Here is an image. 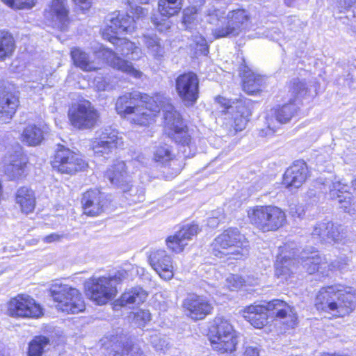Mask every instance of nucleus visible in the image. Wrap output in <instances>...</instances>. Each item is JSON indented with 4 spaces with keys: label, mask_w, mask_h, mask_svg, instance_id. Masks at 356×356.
<instances>
[{
    "label": "nucleus",
    "mask_w": 356,
    "mask_h": 356,
    "mask_svg": "<svg viewBox=\"0 0 356 356\" xmlns=\"http://www.w3.org/2000/svg\"><path fill=\"white\" fill-rule=\"evenodd\" d=\"M146 102H140L127 118L134 124L139 126H148L154 122L156 114L163 109L164 128L168 136L175 143L183 146L190 147L192 137L181 115L175 109L170 98L163 94H156L149 97Z\"/></svg>",
    "instance_id": "f257e3e1"
},
{
    "label": "nucleus",
    "mask_w": 356,
    "mask_h": 356,
    "mask_svg": "<svg viewBox=\"0 0 356 356\" xmlns=\"http://www.w3.org/2000/svg\"><path fill=\"white\" fill-rule=\"evenodd\" d=\"M351 287L335 284L321 288L318 292L315 307L318 311L337 318L349 315L355 308Z\"/></svg>",
    "instance_id": "f03ea898"
},
{
    "label": "nucleus",
    "mask_w": 356,
    "mask_h": 356,
    "mask_svg": "<svg viewBox=\"0 0 356 356\" xmlns=\"http://www.w3.org/2000/svg\"><path fill=\"white\" fill-rule=\"evenodd\" d=\"M109 24L103 31V37L116 46L118 52L131 60H137L140 57V49L135 44L125 38H119L118 34L131 33L136 29V21L134 17L128 14L114 12L108 15Z\"/></svg>",
    "instance_id": "7ed1b4c3"
},
{
    "label": "nucleus",
    "mask_w": 356,
    "mask_h": 356,
    "mask_svg": "<svg viewBox=\"0 0 356 356\" xmlns=\"http://www.w3.org/2000/svg\"><path fill=\"white\" fill-rule=\"evenodd\" d=\"M243 316L256 328H261L266 325L269 316L282 320L289 327H293L298 321L294 308L280 300H273L266 305H250L244 309Z\"/></svg>",
    "instance_id": "20e7f679"
},
{
    "label": "nucleus",
    "mask_w": 356,
    "mask_h": 356,
    "mask_svg": "<svg viewBox=\"0 0 356 356\" xmlns=\"http://www.w3.org/2000/svg\"><path fill=\"white\" fill-rule=\"evenodd\" d=\"M205 13L206 21L215 26L212 34L216 39L238 35L249 20L248 13L244 9L232 10L225 16V10L211 6Z\"/></svg>",
    "instance_id": "39448f33"
},
{
    "label": "nucleus",
    "mask_w": 356,
    "mask_h": 356,
    "mask_svg": "<svg viewBox=\"0 0 356 356\" xmlns=\"http://www.w3.org/2000/svg\"><path fill=\"white\" fill-rule=\"evenodd\" d=\"M212 252L217 257L239 259L249 252V242L237 228L230 227L214 239Z\"/></svg>",
    "instance_id": "423d86ee"
},
{
    "label": "nucleus",
    "mask_w": 356,
    "mask_h": 356,
    "mask_svg": "<svg viewBox=\"0 0 356 356\" xmlns=\"http://www.w3.org/2000/svg\"><path fill=\"white\" fill-rule=\"evenodd\" d=\"M128 277V271L120 270L112 276L91 278L85 284L86 294L97 304L104 305L116 296V285Z\"/></svg>",
    "instance_id": "0eeeda50"
},
{
    "label": "nucleus",
    "mask_w": 356,
    "mask_h": 356,
    "mask_svg": "<svg viewBox=\"0 0 356 356\" xmlns=\"http://www.w3.org/2000/svg\"><path fill=\"white\" fill-rule=\"evenodd\" d=\"M57 309L67 314H78L86 309L81 293L70 285L55 283L49 288Z\"/></svg>",
    "instance_id": "6e6552de"
},
{
    "label": "nucleus",
    "mask_w": 356,
    "mask_h": 356,
    "mask_svg": "<svg viewBox=\"0 0 356 356\" xmlns=\"http://www.w3.org/2000/svg\"><path fill=\"white\" fill-rule=\"evenodd\" d=\"M250 222L264 232L275 231L286 222L285 213L273 206H256L248 211Z\"/></svg>",
    "instance_id": "1a4fd4ad"
},
{
    "label": "nucleus",
    "mask_w": 356,
    "mask_h": 356,
    "mask_svg": "<svg viewBox=\"0 0 356 356\" xmlns=\"http://www.w3.org/2000/svg\"><path fill=\"white\" fill-rule=\"evenodd\" d=\"M6 314L13 318H38L43 315L41 306L29 295L19 294L6 304Z\"/></svg>",
    "instance_id": "9d476101"
},
{
    "label": "nucleus",
    "mask_w": 356,
    "mask_h": 356,
    "mask_svg": "<svg viewBox=\"0 0 356 356\" xmlns=\"http://www.w3.org/2000/svg\"><path fill=\"white\" fill-rule=\"evenodd\" d=\"M68 116L72 125L79 129L92 128L99 117L97 111L88 100L73 104L69 109Z\"/></svg>",
    "instance_id": "9b49d317"
},
{
    "label": "nucleus",
    "mask_w": 356,
    "mask_h": 356,
    "mask_svg": "<svg viewBox=\"0 0 356 356\" xmlns=\"http://www.w3.org/2000/svg\"><path fill=\"white\" fill-rule=\"evenodd\" d=\"M52 166L61 173L73 175L84 170L87 167V163L79 155L69 148L58 145Z\"/></svg>",
    "instance_id": "f8f14e48"
},
{
    "label": "nucleus",
    "mask_w": 356,
    "mask_h": 356,
    "mask_svg": "<svg viewBox=\"0 0 356 356\" xmlns=\"http://www.w3.org/2000/svg\"><path fill=\"white\" fill-rule=\"evenodd\" d=\"M97 136L91 140V149L98 156L108 154L113 149L123 145L122 138L118 136L117 131L104 129L97 133Z\"/></svg>",
    "instance_id": "ddd939ff"
},
{
    "label": "nucleus",
    "mask_w": 356,
    "mask_h": 356,
    "mask_svg": "<svg viewBox=\"0 0 356 356\" xmlns=\"http://www.w3.org/2000/svg\"><path fill=\"white\" fill-rule=\"evenodd\" d=\"M176 91L185 105H193L198 98L199 80L193 72L184 73L176 79Z\"/></svg>",
    "instance_id": "4468645a"
},
{
    "label": "nucleus",
    "mask_w": 356,
    "mask_h": 356,
    "mask_svg": "<svg viewBox=\"0 0 356 356\" xmlns=\"http://www.w3.org/2000/svg\"><path fill=\"white\" fill-rule=\"evenodd\" d=\"M252 104L250 99H239L235 103V108L229 111L231 117L227 119L226 125L230 127L231 134L243 130L252 113Z\"/></svg>",
    "instance_id": "2eb2a0df"
},
{
    "label": "nucleus",
    "mask_w": 356,
    "mask_h": 356,
    "mask_svg": "<svg viewBox=\"0 0 356 356\" xmlns=\"http://www.w3.org/2000/svg\"><path fill=\"white\" fill-rule=\"evenodd\" d=\"M185 314L194 321L204 318L211 313L212 304L204 296L188 295L182 304Z\"/></svg>",
    "instance_id": "dca6fc26"
},
{
    "label": "nucleus",
    "mask_w": 356,
    "mask_h": 356,
    "mask_svg": "<svg viewBox=\"0 0 356 356\" xmlns=\"http://www.w3.org/2000/svg\"><path fill=\"white\" fill-rule=\"evenodd\" d=\"M183 0H159L158 10L163 17L166 18L159 20L156 17H152V21L159 32H165L171 27L169 17L178 14L182 8Z\"/></svg>",
    "instance_id": "f3484780"
},
{
    "label": "nucleus",
    "mask_w": 356,
    "mask_h": 356,
    "mask_svg": "<svg viewBox=\"0 0 356 356\" xmlns=\"http://www.w3.org/2000/svg\"><path fill=\"white\" fill-rule=\"evenodd\" d=\"M292 250L289 245L285 244L279 248L277 256L275 275L286 281L296 269V260L293 258L295 252Z\"/></svg>",
    "instance_id": "a211bd4d"
},
{
    "label": "nucleus",
    "mask_w": 356,
    "mask_h": 356,
    "mask_svg": "<svg viewBox=\"0 0 356 356\" xmlns=\"http://www.w3.org/2000/svg\"><path fill=\"white\" fill-rule=\"evenodd\" d=\"M152 268L164 280L173 277V266L171 257L164 250L152 251L148 257Z\"/></svg>",
    "instance_id": "6ab92c4d"
},
{
    "label": "nucleus",
    "mask_w": 356,
    "mask_h": 356,
    "mask_svg": "<svg viewBox=\"0 0 356 356\" xmlns=\"http://www.w3.org/2000/svg\"><path fill=\"white\" fill-rule=\"evenodd\" d=\"M307 173L306 163L302 161H297L286 170L283 184L291 190L297 189L306 181Z\"/></svg>",
    "instance_id": "aec40b11"
},
{
    "label": "nucleus",
    "mask_w": 356,
    "mask_h": 356,
    "mask_svg": "<svg viewBox=\"0 0 356 356\" xmlns=\"http://www.w3.org/2000/svg\"><path fill=\"white\" fill-rule=\"evenodd\" d=\"M199 231L198 226L195 224L186 225L181 227L175 235L168 236L166 240L168 248L176 253L184 250L193 236Z\"/></svg>",
    "instance_id": "412c9836"
},
{
    "label": "nucleus",
    "mask_w": 356,
    "mask_h": 356,
    "mask_svg": "<svg viewBox=\"0 0 356 356\" xmlns=\"http://www.w3.org/2000/svg\"><path fill=\"white\" fill-rule=\"evenodd\" d=\"M149 99L146 94L138 91L127 92L119 97L115 103L117 113L124 118H128L135 108L142 102Z\"/></svg>",
    "instance_id": "4be33fe9"
},
{
    "label": "nucleus",
    "mask_w": 356,
    "mask_h": 356,
    "mask_svg": "<svg viewBox=\"0 0 356 356\" xmlns=\"http://www.w3.org/2000/svg\"><path fill=\"white\" fill-rule=\"evenodd\" d=\"M301 264L305 270L310 275L319 272L323 275H328L327 262L318 251H303L301 254Z\"/></svg>",
    "instance_id": "5701e85b"
},
{
    "label": "nucleus",
    "mask_w": 356,
    "mask_h": 356,
    "mask_svg": "<svg viewBox=\"0 0 356 356\" xmlns=\"http://www.w3.org/2000/svg\"><path fill=\"white\" fill-rule=\"evenodd\" d=\"M126 164L122 161H116L106 171L104 177L107 179L112 185L120 188L123 192L129 189L131 180L126 170Z\"/></svg>",
    "instance_id": "b1692460"
},
{
    "label": "nucleus",
    "mask_w": 356,
    "mask_h": 356,
    "mask_svg": "<svg viewBox=\"0 0 356 356\" xmlns=\"http://www.w3.org/2000/svg\"><path fill=\"white\" fill-rule=\"evenodd\" d=\"M105 203L104 194L97 189L87 191L81 199L83 213L91 216L99 215L103 211Z\"/></svg>",
    "instance_id": "393cba45"
},
{
    "label": "nucleus",
    "mask_w": 356,
    "mask_h": 356,
    "mask_svg": "<svg viewBox=\"0 0 356 356\" xmlns=\"http://www.w3.org/2000/svg\"><path fill=\"white\" fill-rule=\"evenodd\" d=\"M100 53L106 62L113 68L125 72L135 78H140L143 73L134 67L131 63L124 60L117 56L114 51L102 48Z\"/></svg>",
    "instance_id": "a878e982"
},
{
    "label": "nucleus",
    "mask_w": 356,
    "mask_h": 356,
    "mask_svg": "<svg viewBox=\"0 0 356 356\" xmlns=\"http://www.w3.org/2000/svg\"><path fill=\"white\" fill-rule=\"evenodd\" d=\"M339 234L340 232L338 227L329 221L316 223L312 232L313 238L325 243H332L338 241Z\"/></svg>",
    "instance_id": "bb28decb"
},
{
    "label": "nucleus",
    "mask_w": 356,
    "mask_h": 356,
    "mask_svg": "<svg viewBox=\"0 0 356 356\" xmlns=\"http://www.w3.org/2000/svg\"><path fill=\"white\" fill-rule=\"evenodd\" d=\"M45 15L47 19L55 23V26L63 30L68 22V10L66 9L65 0H52Z\"/></svg>",
    "instance_id": "cd10ccee"
},
{
    "label": "nucleus",
    "mask_w": 356,
    "mask_h": 356,
    "mask_svg": "<svg viewBox=\"0 0 356 356\" xmlns=\"http://www.w3.org/2000/svg\"><path fill=\"white\" fill-rule=\"evenodd\" d=\"M18 99L13 93L3 90L0 92V122H9L15 113Z\"/></svg>",
    "instance_id": "c85d7f7f"
},
{
    "label": "nucleus",
    "mask_w": 356,
    "mask_h": 356,
    "mask_svg": "<svg viewBox=\"0 0 356 356\" xmlns=\"http://www.w3.org/2000/svg\"><path fill=\"white\" fill-rule=\"evenodd\" d=\"M154 161L162 165L172 167L174 172L172 177L177 175L181 170V165L172 153L171 147L167 145H161L156 147L154 152Z\"/></svg>",
    "instance_id": "c756f323"
},
{
    "label": "nucleus",
    "mask_w": 356,
    "mask_h": 356,
    "mask_svg": "<svg viewBox=\"0 0 356 356\" xmlns=\"http://www.w3.org/2000/svg\"><path fill=\"white\" fill-rule=\"evenodd\" d=\"M70 55L74 65L83 71L92 72L100 68L99 64L88 53L79 47L72 48Z\"/></svg>",
    "instance_id": "7c9ffc66"
},
{
    "label": "nucleus",
    "mask_w": 356,
    "mask_h": 356,
    "mask_svg": "<svg viewBox=\"0 0 356 356\" xmlns=\"http://www.w3.org/2000/svg\"><path fill=\"white\" fill-rule=\"evenodd\" d=\"M240 72L243 77V90L246 93L253 95L260 91L263 83L261 76L254 74L247 66H243Z\"/></svg>",
    "instance_id": "2f4dec72"
},
{
    "label": "nucleus",
    "mask_w": 356,
    "mask_h": 356,
    "mask_svg": "<svg viewBox=\"0 0 356 356\" xmlns=\"http://www.w3.org/2000/svg\"><path fill=\"white\" fill-rule=\"evenodd\" d=\"M16 203L19 206L22 212L29 213L35 206V196L33 190L27 187L19 188L15 195Z\"/></svg>",
    "instance_id": "473e14b6"
},
{
    "label": "nucleus",
    "mask_w": 356,
    "mask_h": 356,
    "mask_svg": "<svg viewBox=\"0 0 356 356\" xmlns=\"http://www.w3.org/2000/svg\"><path fill=\"white\" fill-rule=\"evenodd\" d=\"M147 293L141 287H134L125 291L118 300L119 305L124 307L131 304L143 302Z\"/></svg>",
    "instance_id": "72a5a7b5"
},
{
    "label": "nucleus",
    "mask_w": 356,
    "mask_h": 356,
    "mask_svg": "<svg viewBox=\"0 0 356 356\" xmlns=\"http://www.w3.org/2000/svg\"><path fill=\"white\" fill-rule=\"evenodd\" d=\"M237 344V336L236 332L234 334L223 336L222 338H214L212 339V346L217 351L224 353H232L236 349Z\"/></svg>",
    "instance_id": "f704fd0d"
},
{
    "label": "nucleus",
    "mask_w": 356,
    "mask_h": 356,
    "mask_svg": "<svg viewBox=\"0 0 356 356\" xmlns=\"http://www.w3.org/2000/svg\"><path fill=\"white\" fill-rule=\"evenodd\" d=\"M236 332L232 325L226 319L217 317L215 318L214 325L211 330L210 341L212 343V339L214 338H222L223 336L234 334Z\"/></svg>",
    "instance_id": "c9c22d12"
},
{
    "label": "nucleus",
    "mask_w": 356,
    "mask_h": 356,
    "mask_svg": "<svg viewBox=\"0 0 356 356\" xmlns=\"http://www.w3.org/2000/svg\"><path fill=\"white\" fill-rule=\"evenodd\" d=\"M23 141L30 146H35L42 141L44 131L41 127L32 124H29L24 129L22 134Z\"/></svg>",
    "instance_id": "e433bc0d"
},
{
    "label": "nucleus",
    "mask_w": 356,
    "mask_h": 356,
    "mask_svg": "<svg viewBox=\"0 0 356 356\" xmlns=\"http://www.w3.org/2000/svg\"><path fill=\"white\" fill-rule=\"evenodd\" d=\"M15 49V40L7 31H0V61L10 58Z\"/></svg>",
    "instance_id": "4c0bfd02"
},
{
    "label": "nucleus",
    "mask_w": 356,
    "mask_h": 356,
    "mask_svg": "<svg viewBox=\"0 0 356 356\" xmlns=\"http://www.w3.org/2000/svg\"><path fill=\"white\" fill-rule=\"evenodd\" d=\"M297 111V106L291 100L289 104L279 106L272 111V118L280 124L288 122Z\"/></svg>",
    "instance_id": "58836bf2"
},
{
    "label": "nucleus",
    "mask_w": 356,
    "mask_h": 356,
    "mask_svg": "<svg viewBox=\"0 0 356 356\" xmlns=\"http://www.w3.org/2000/svg\"><path fill=\"white\" fill-rule=\"evenodd\" d=\"M145 43L148 53L156 59L163 58L165 54L164 47L161 45L160 39L156 35H143Z\"/></svg>",
    "instance_id": "ea45409f"
},
{
    "label": "nucleus",
    "mask_w": 356,
    "mask_h": 356,
    "mask_svg": "<svg viewBox=\"0 0 356 356\" xmlns=\"http://www.w3.org/2000/svg\"><path fill=\"white\" fill-rule=\"evenodd\" d=\"M109 356H143V352L137 346H126L118 342L111 345Z\"/></svg>",
    "instance_id": "a19ab883"
},
{
    "label": "nucleus",
    "mask_w": 356,
    "mask_h": 356,
    "mask_svg": "<svg viewBox=\"0 0 356 356\" xmlns=\"http://www.w3.org/2000/svg\"><path fill=\"white\" fill-rule=\"evenodd\" d=\"M20 156L17 154L7 161L8 163L6 165L5 172L10 179L17 178L24 172L25 162L19 158Z\"/></svg>",
    "instance_id": "79ce46f5"
},
{
    "label": "nucleus",
    "mask_w": 356,
    "mask_h": 356,
    "mask_svg": "<svg viewBox=\"0 0 356 356\" xmlns=\"http://www.w3.org/2000/svg\"><path fill=\"white\" fill-rule=\"evenodd\" d=\"M289 92L293 99H291L293 102L296 99L304 98L308 92V88L304 79L299 78L293 79L289 85Z\"/></svg>",
    "instance_id": "37998d69"
},
{
    "label": "nucleus",
    "mask_w": 356,
    "mask_h": 356,
    "mask_svg": "<svg viewBox=\"0 0 356 356\" xmlns=\"http://www.w3.org/2000/svg\"><path fill=\"white\" fill-rule=\"evenodd\" d=\"M49 340L46 337H35L29 346L28 356H42Z\"/></svg>",
    "instance_id": "c03bdc74"
},
{
    "label": "nucleus",
    "mask_w": 356,
    "mask_h": 356,
    "mask_svg": "<svg viewBox=\"0 0 356 356\" xmlns=\"http://www.w3.org/2000/svg\"><path fill=\"white\" fill-rule=\"evenodd\" d=\"M323 184L325 187L327 185L328 186L330 195L332 199L338 198L340 195H346V193H349V186L339 180H335L331 184L327 181L326 184L323 183Z\"/></svg>",
    "instance_id": "a18cd8bd"
},
{
    "label": "nucleus",
    "mask_w": 356,
    "mask_h": 356,
    "mask_svg": "<svg viewBox=\"0 0 356 356\" xmlns=\"http://www.w3.org/2000/svg\"><path fill=\"white\" fill-rule=\"evenodd\" d=\"M334 200H337L339 207L345 212L353 213L356 211V205L353 203L351 194L350 193H346V195H340V197Z\"/></svg>",
    "instance_id": "49530a36"
},
{
    "label": "nucleus",
    "mask_w": 356,
    "mask_h": 356,
    "mask_svg": "<svg viewBox=\"0 0 356 356\" xmlns=\"http://www.w3.org/2000/svg\"><path fill=\"white\" fill-rule=\"evenodd\" d=\"M350 259L347 256H341L330 264L327 263V269L330 271H343L349 266Z\"/></svg>",
    "instance_id": "de8ad7c7"
},
{
    "label": "nucleus",
    "mask_w": 356,
    "mask_h": 356,
    "mask_svg": "<svg viewBox=\"0 0 356 356\" xmlns=\"http://www.w3.org/2000/svg\"><path fill=\"white\" fill-rule=\"evenodd\" d=\"M2 1L15 9L31 8L35 5V0H2Z\"/></svg>",
    "instance_id": "09e8293b"
},
{
    "label": "nucleus",
    "mask_w": 356,
    "mask_h": 356,
    "mask_svg": "<svg viewBox=\"0 0 356 356\" xmlns=\"http://www.w3.org/2000/svg\"><path fill=\"white\" fill-rule=\"evenodd\" d=\"M151 319L148 310H139L134 314L133 322L138 327L144 326Z\"/></svg>",
    "instance_id": "8fccbe9b"
},
{
    "label": "nucleus",
    "mask_w": 356,
    "mask_h": 356,
    "mask_svg": "<svg viewBox=\"0 0 356 356\" xmlns=\"http://www.w3.org/2000/svg\"><path fill=\"white\" fill-rule=\"evenodd\" d=\"M200 8L197 6H190L184 9L183 15V24L191 23L198 19V12Z\"/></svg>",
    "instance_id": "3c124183"
},
{
    "label": "nucleus",
    "mask_w": 356,
    "mask_h": 356,
    "mask_svg": "<svg viewBox=\"0 0 356 356\" xmlns=\"http://www.w3.org/2000/svg\"><path fill=\"white\" fill-rule=\"evenodd\" d=\"M148 337L147 340L156 349L162 350L167 345L165 340L156 332H149Z\"/></svg>",
    "instance_id": "603ef678"
},
{
    "label": "nucleus",
    "mask_w": 356,
    "mask_h": 356,
    "mask_svg": "<svg viewBox=\"0 0 356 356\" xmlns=\"http://www.w3.org/2000/svg\"><path fill=\"white\" fill-rule=\"evenodd\" d=\"M244 280L237 275H229L225 280V285L230 290H236L243 286Z\"/></svg>",
    "instance_id": "864d4df0"
},
{
    "label": "nucleus",
    "mask_w": 356,
    "mask_h": 356,
    "mask_svg": "<svg viewBox=\"0 0 356 356\" xmlns=\"http://www.w3.org/2000/svg\"><path fill=\"white\" fill-rule=\"evenodd\" d=\"M130 193L131 201L134 202H142L144 200L145 190L143 188H134L129 184V189L125 193Z\"/></svg>",
    "instance_id": "5fc2aeb1"
},
{
    "label": "nucleus",
    "mask_w": 356,
    "mask_h": 356,
    "mask_svg": "<svg viewBox=\"0 0 356 356\" xmlns=\"http://www.w3.org/2000/svg\"><path fill=\"white\" fill-rule=\"evenodd\" d=\"M193 41L196 43L197 46L201 47L200 51L204 55H207L209 53V49L207 44V41L204 37L202 35H193Z\"/></svg>",
    "instance_id": "6e6d98bb"
},
{
    "label": "nucleus",
    "mask_w": 356,
    "mask_h": 356,
    "mask_svg": "<svg viewBox=\"0 0 356 356\" xmlns=\"http://www.w3.org/2000/svg\"><path fill=\"white\" fill-rule=\"evenodd\" d=\"M95 86L98 90L104 91L110 88L109 83L104 77H96L94 80Z\"/></svg>",
    "instance_id": "4d7b16f0"
},
{
    "label": "nucleus",
    "mask_w": 356,
    "mask_h": 356,
    "mask_svg": "<svg viewBox=\"0 0 356 356\" xmlns=\"http://www.w3.org/2000/svg\"><path fill=\"white\" fill-rule=\"evenodd\" d=\"M77 8L83 12L88 10L92 5V0H72Z\"/></svg>",
    "instance_id": "13d9d810"
},
{
    "label": "nucleus",
    "mask_w": 356,
    "mask_h": 356,
    "mask_svg": "<svg viewBox=\"0 0 356 356\" xmlns=\"http://www.w3.org/2000/svg\"><path fill=\"white\" fill-rule=\"evenodd\" d=\"M216 102L221 104L222 106H224L225 108H227L229 111H232L235 108V105H231L230 104V100L227 99L222 97H218L216 99Z\"/></svg>",
    "instance_id": "bf43d9fd"
},
{
    "label": "nucleus",
    "mask_w": 356,
    "mask_h": 356,
    "mask_svg": "<svg viewBox=\"0 0 356 356\" xmlns=\"http://www.w3.org/2000/svg\"><path fill=\"white\" fill-rule=\"evenodd\" d=\"M220 218L221 217L218 216H211L207 220L208 226H209L211 228L216 227L218 225V224L221 221H222V220H220Z\"/></svg>",
    "instance_id": "052dcab7"
},
{
    "label": "nucleus",
    "mask_w": 356,
    "mask_h": 356,
    "mask_svg": "<svg viewBox=\"0 0 356 356\" xmlns=\"http://www.w3.org/2000/svg\"><path fill=\"white\" fill-rule=\"evenodd\" d=\"M244 356H259V351L257 347L248 346L245 348Z\"/></svg>",
    "instance_id": "680f3d73"
},
{
    "label": "nucleus",
    "mask_w": 356,
    "mask_h": 356,
    "mask_svg": "<svg viewBox=\"0 0 356 356\" xmlns=\"http://www.w3.org/2000/svg\"><path fill=\"white\" fill-rule=\"evenodd\" d=\"M199 24V20H197L193 21L191 23L184 24V26L186 30L193 33L194 31L197 30Z\"/></svg>",
    "instance_id": "e2e57ef3"
},
{
    "label": "nucleus",
    "mask_w": 356,
    "mask_h": 356,
    "mask_svg": "<svg viewBox=\"0 0 356 356\" xmlns=\"http://www.w3.org/2000/svg\"><path fill=\"white\" fill-rule=\"evenodd\" d=\"M274 127L270 126V122H268V126L266 128V129H262L259 131V135L261 136H268L270 135H272L273 133H275Z\"/></svg>",
    "instance_id": "0e129e2a"
},
{
    "label": "nucleus",
    "mask_w": 356,
    "mask_h": 356,
    "mask_svg": "<svg viewBox=\"0 0 356 356\" xmlns=\"http://www.w3.org/2000/svg\"><path fill=\"white\" fill-rule=\"evenodd\" d=\"M60 238V236L57 234H51L44 238V241L45 243H51L54 241H59Z\"/></svg>",
    "instance_id": "69168bd1"
},
{
    "label": "nucleus",
    "mask_w": 356,
    "mask_h": 356,
    "mask_svg": "<svg viewBox=\"0 0 356 356\" xmlns=\"http://www.w3.org/2000/svg\"><path fill=\"white\" fill-rule=\"evenodd\" d=\"M211 216H220V220H223L225 218V213L223 212V211L220 209H218L216 211H213L212 212V214Z\"/></svg>",
    "instance_id": "338daca9"
},
{
    "label": "nucleus",
    "mask_w": 356,
    "mask_h": 356,
    "mask_svg": "<svg viewBox=\"0 0 356 356\" xmlns=\"http://www.w3.org/2000/svg\"><path fill=\"white\" fill-rule=\"evenodd\" d=\"M296 213L298 218H302L304 216V209L302 207L298 206L296 208Z\"/></svg>",
    "instance_id": "774afa93"
}]
</instances>
